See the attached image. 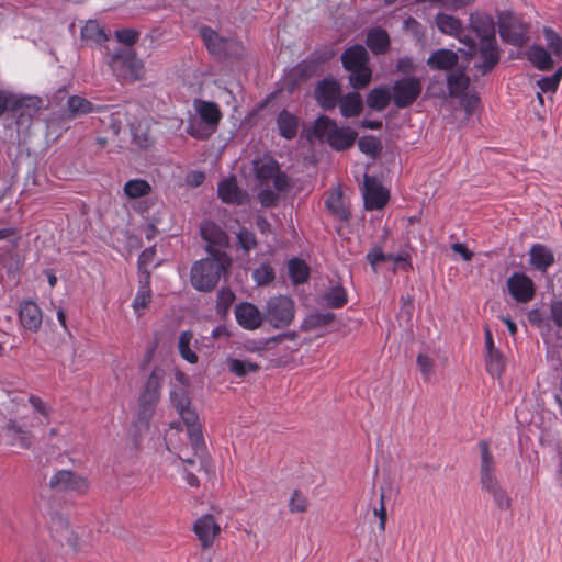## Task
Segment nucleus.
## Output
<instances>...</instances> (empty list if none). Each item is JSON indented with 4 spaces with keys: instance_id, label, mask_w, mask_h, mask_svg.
Listing matches in <instances>:
<instances>
[{
    "instance_id": "nucleus-9",
    "label": "nucleus",
    "mask_w": 562,
    "mask_h": 562,
    "mask_svg": "<svg viewBox=\"0 0 562 562\" xmlns=\"http://www.w3.org/2000/svg\"><path fill=\"white\" fill-rule=\"evenodd\" d=\"M313 136L326 140L336 149H345L351 146V132L349 128H339L326 116H321L314 124Z\"/></svg>"
},
{
    "instance_id": "nucleus-44",
    "label": "nucleus",
    "mask_w": 562,
    "mask_h": 562,
    "mask_svg": "<svg viewBox=\"0 0 562 562\" xmlns=\"http://www.w3.org/2000/svg\"><path fill=\"white\" fill-rule=\"evenodd\" d=\"M227 369L229 372L238 378H243L249 372H256L259 370V366L251 361H244L239 359L229 358L227 359Z\"/></svg>"
},
{
    "instance_id": "nucleus-49",
    "label": "nucleus",
    "mask_w": 562,
    "mask_h": 562,
    "mask_svg": "<svg viewBox=\"0 0 562 562\" xmlns=\"http://www.w3.org/2000/svg\"><path fill=\"white\" fill-rule=\"evenodd\" d=\"M252 278L258 285H266L274 279V271L268 265H261L252 272Z\"/></svg>"
},
{
    "instance_id": "nucleus-16",
    "label": "nucleus",
    "mask_w": 562,
    "mask_h": 562,
    "mask_svg": "<svg viewBox=\"0 0 562 562\" xmlns=\"http://www.w3.org/2000/svg\"><path fill=\"white\" fill-rule=\"evenodd\" d=\"M481 453V465H480V482L482 488L487 493L501 487V484L495 475V462L494 457L490 450V443L486 440L479 442Z\"/></svg>"
},
{
    "instance_id": "nucleus-13",
    "label": "nucleus",
    "mask_w": 562,
    "mask_h": 562,
    "mask_svg": "<svg viewBox=\"0 0 562 562\" xmlns=\"http://www.w3.org/2000/svg\"><path fill=\"white\" fill-rule=\"evenodd\" d=\"M164 380V372L155 368L150 373L145 390L139 397V416L147 423L154 413V408L160 398V387Z\"/></svg>"
},
{
    "instance_id": "nucleus-24",
    "label": "nucleus",
    "mask_w": 562,
    "mask_h": 562,
    "mask_svg": "<svg viewBox=\"0 0 562 562\" xmlns=\"http://www.w3.org/2000/svg\"><path fill=\"white\" fill-rule=\"evenodd\" d=\"M19 318L22 326L31 331H37L42 325V311L32 301L21 303Z\"/></svg>"
},
{
    "instance_id": "nucleus-56",
    "label": "nucleus",
    "mask_w": 562,
    "mask_h": 562,
    "mask_svg": "<svg viewBox=\"0 0 562 562\" xmlns=\"http://www.w3.org/2000/svg\"><path fill=\"white\" fill-rule=\"evenodd\" d=\"M550 322L562 329V300H555L550 303Z\"/></svg>"
},
{
    "instance_id": "nucleus-5",
    "label": "nucleus",
    "mask_w": 562,
    "mask_h": 562,
    "mask_svg": "<svg viewBox=\"0 0 562 562\" xmlns=\"http://www.w3.org/2000/svg\"><path fill=\"white\" fill-rule=\"evenodd\" d=\"M108 65L121 80L135 81L145 75L143 61L131 48H119L109 56Z\"/></svg>"
},
{
    "instance_id": "nucleus-17",
    "label": "nucleus",
    "mask_w": 562,
    "mask_h": 562,
    "mask_svg": "<svg viewBox=\"0 0 562 562\" xmlns=\"http://www.w3.org/2000/svg\"><path fill=\"white\" fill-rule=\"evenodd\" d=\"M49 486L59 492L71 491L83 494L88 491V481L71 471L60 470L56 472L49 480Z\"/></svg>"
},
{
    "instance_id": "nucleus-61",
    "label": "nucleus",
    "mask_w": 562,
    "mask_h": 562,
    "mask_svg": "<svg viewBox=\"0 0 562 562\" xmlns=\"http://www.w3.org/2000/svg\"><path fill=\"white\" fill-rule=\"evenodd\" d=\"M202 235L205 239L211 241H218L220 238L215 235H221L222 232L213 224L206 223L201 228Z\"/></svg>"
},
{
    "instance_id": "nucleus-42",
    "label": "nucleus",
    "mask_w": 562,
    "mask_h": 562,
    "mask_svg": "<svg viewBox=\"0 0 562 562\" xmlns=\"http://www.w3.org/2000/svg\"><path fill=\"white\" fill-rule=\"evenodd\" d=\"M288 270L294 284L304 283L308 278V268L303 260L291 259L288 263Z\"/></svg>"
},
{
    "instance_id": "nucleus-57",
    "label": "nucleus",
    "mask_w": 562,
    "mask_h": 562,
    "mask_svg": "<svg viewBox=\"0 0 562 562\" xmlns=\"http://www.w3.org/2000/svg\"><path fill=\"white\" fill-rule=\"evenodd\" d=\"M115 36L120 43L131 46L138 40L139 33L133 29H123L116 31Z\"/></svg>"
},
{
    "instance_id": "nucleus-20",
    "label": "nucleus",
    "mask_w": 562,
    "mask_h": 562,
    "mask_svg": "<svg viewBox=\"0 0 562 562\" xmlns=\"http://www.w3.org/2000/svg\"><path fill=\"white\" fill-rule=\"evenodd\" d=\"M341 199L342 192L340 189H335L326 199V206L339 220L337 233L344 237L345 234L349 233V212L346 207H344Z\"/></svg>"
},
{
    "instance_id": "nucleus-37",
    "label": "nucleus",
    "mask_w": 562,
    "mask_h": 562,
    "mask_svg": "<svg viewBox=\"0 0 562 562\" xmlns=\"http://www.w3.org/2000/svg\"><path fill=\"white\" fill-rule=\"evenodd\" d=\"M124 194L128 199H138L151 193V186L144 179L128 180L123 188Z\"/></svg>"
},
{
    "instance_id": "nucleus-19",
    "label": "nucleus",
    "mask_w": 562,
    "mask_h": 562,
    "mask_svg": "<svg viewBox=\"0 0 562 562\" xmlns=\"http://www.w3.org/2000/svg\"><path fill=\"white\" fill-rule=\"evenodd\" d=\"M193 532L201 542L202 549L212 547L214 540L221 533V527L214 516L206 514L198 518L193 525Z\"/></svg>"
},
{
    "instance_id": "nucleus-39",
    "label": "nucleus",
    "mask_w": 562,
    "mask_h": 562,
    "mask_svg": "<svg viewBox=\"0 0 562 562\" xmlns=\"http://www.w3.org/2000/svg\"><path fill=\"white\" fill-rule=\"evenodd\" d=\"M485 366L487 372L493 378H499L503 374L505 371V358L499 349L486 352Z\"/></svg>"
},
{
    "instance_id": "nucleus-62",
    "label": "nucleus",
    "mask_w": 562,
    "mask_h": 562,
    "mask_svg": "<svg viewBox=\"0 0 562 562\" xmlns=\"http://www.w3.org/2000/svg\"><path fill=\"white\" fill-rule=\"evenodd\" d=\"M480 104V99L476 95H468L462 99V106L468 115L475 112Z\"/></svg>"
},
{
    "instance_id": "nucleus-28",
    "label": "nucleus",
    "mask_w": 562,
    "mask_h": 562,
    "mask_svg": "<svg viewBox=\"0 0 562 562\" xmlns=\"http://www.w3.org/2000/svg\"><path fill=\"white\" fill-rule=\"evenodd\" d=\"M151 302L150 276L144 272L139 276V286L133 301V308L138 315L148 307Z\"/></svg>"
},
{
    "instance_id": "nucleus-54",
    "label": "nucleus",
    "mask_w": 562,
    "mask_h": 562,
    "mask_svg": "<svg viewBox=\"0 0 562 562\" xmlns=\"http://www.w3.org/2000/svg\"><path fill=\"white\" fill-rule=\"evenodd\" d=\"M488 494L493 497L496 506L501 510H507L510 507L512 499L508 496V494L506 493V491H504L502 488V486L496 488V490H493V491L488 492Z\"/></svg>"
},
{
    "instance_id": "nucleus-6",
    "label": "nucleus",
    "mask_w": 562,
    "mask_h": 562,
    "mask_svg": "<svg viewBox=\"0 0 562 562\" xmlns=\"http://www.w3.org/2000/svg\"><path fill=\"white\" fill-rule=\"evenodd\" d=\"M254 172L261 187L272 184L278 192L288 191L291 187L290 178L280 170L279 164L270 156L255 159Z\"/></svg>"
},
{
    "instance_id": "nucleus-58",
    "label": "nucleus",
    "mask_w": 562,
    "mask_h": 562,
    "mask_svg": "<svg viewBox=\"0 0 562 562\" xmlns=\"http://www.w3.org/2000/svg\"><path fill=\"white\" fill-rule=\"evenodd\" d=\"M559 83L560 82L553 76L543 77L540 80H538V87H539L540 91L544 92V93L555 92L559 87Z\"/></svg>"
},
{
    "instance_id": "nucleus-3",
    "label": "nucleus",
    "mask_w": 562,
    "mask_h": 562,
    "mask_svg": "<svg viewBox=\"0 0 562 562\" xmlns=\"http://www.w3.org/2000/svg\"><path fill=\"white\" fill-rule=\"evenodd\" d=\"M193 108L196 116L188 120L186 132L196 139H207L217 130L222 112L215 102L195 99Z\"/></svg>"
},
{
    "instance_id": "nucleus-63",
    "label": "nucleus",
    "mask_w": 562,
    "mask_h": 562,
    "mask_svg": "<svg viewBox=\"0 0 562 562\" xmlns=\"http://www.w3.org/2000/svg\"><path fill=\"white\" fill-rule=\"evenodd\" d=\"M473 2L474 0H443L441 5L448 10L457 11L471 5Z\"/></svg>"
},
{
    "instance_id": "nucleus-23",
    "label": "nucleus",
    "mask_w": 562,
    "mask_h": 562,
    "mask_svg": "<svg viewBox=\"0 0 562 562\" xmlns=\"http://www.w3.org/2000/svg\"><path fill=\"white\" fill-rule=\"evenodd\" d=\"M528 256L529 265L542 273H546L555 261L553 251L543 244L531 245Z\"/></svg>"
},
{
    "instance_id": "nucleus-33",
    "label": "nucleus",
    "mask_w": 562,
    "mask_h": 562,
    "mask_svg": "<svg viewBox=\"0 0 562 562\" xmlns=\"http://www.w3.org/2000/svg\"><path fill=\"white\" fill-rule=\"evenodd\" d=\"M81 38L87 43L100 45L108 41V34L97 20H89L81 29Z\"/></svg>"
},
{
    "instance_id": "nucleus-34",
    "label": "nucleus",
    "mask_w": 562,
    "mask_h": 562,
    "mask_svg": "<svg viewBox=\"0 0 562 562\" xmlns=\"http://www.w3.org/2000/svg\"><path fill=\"white\" fill-rule=\"evenodd\" d=\"M9 443L18 445L22 448H29L32 438L29 431L22 429L15 422H9L4 428Z\"/></svg>"
},
{
    "instance_id": "nucleus-47",
    "label": "nucleus",
    "mask_w": 562,
    "mask_h": 562,
    "mask_svg": "<svg viewBox=\"0 0 562 562\" xmlns=\"http://www.w3.org/2000/svg\"><path fill=\"white\" fill-rule=\"evenodd\" d=\"M334 319V314L330 312L326 313H312L303 323V328L311 330L329 324Z\"/></svg>"
},
{
    "instance_id": "nucleus-26",
    "label": "nucleus",
    "mask_w": 562,
    "mask_h": 562,
    "mask_svg": "<svg viewBox=\"0 0 562 562\" xmlns=\"http://www.w3.org/2000/svg\"><path fill=\"white\" fill-rule=\"evenodd\" d=\"M217 193L218 198L224 203L229 204H241L247 198V194L241 191L236 182V179L234 177H231L228 179H224L218 183L217 187Z\"/></svg>"
},
{
    "instance_id": "nucleus-11",
    "label": "nucleus",
    "mask_w": 562,
    "mask_h": 562,
    "mask_svg": "<svg viewBox=\"0 0 562 562\" xmlns=\"http://www.w3.org/2000/svg\"><path fill=\"white\" fill-rule=\"evenodd\" d=\"M422 91V80L414 76L395 80L390 90L392 101L397 109H406L413 105Z\"/></svg>"
},
{
    "instance_id": "nucleus-64",
    "label": "nucleus",
    "mask_w": 562,
    "mask_h": 562,
    "mask_svg": "<svg viewBox=\"0 0 562 562\" xmlns=\"http://www.w3.org/2000/svg\"><path fill=\"white\" fill-rule=\"evenodd\" d=\"M452 250L459 255L465 260L470 261L473 257V252L468 249V247L464 244L456 243L451 246Z\"/></svg>"
},
{
    "instance_id": "nucleus-30",
    "label": "nucleus",
    "mask_w": 562,
    "mask_h": 562,
    "mask_svg": "<svg viewBox=\"0 0 562 562\" xmlns=\"http://www.w3.org/2000/svg\"><path fill=\"white\" fill-rule=\"evenodd\" d=\"M133 142L142 149H146L154 144L150 122L147 119L138 120L131 127Z\"/></svg>"
},
{
    "instance_id": "nucleus-10",
    "label": "nucleus",
    "mask_w": 562,
    "mask_h": 562,
    "mask_svg": "<svg viewBox=\"0 0 562 562\" xmlns=\"http://www.w3.org/2000/svg\"><path fill=\"white\" fill-rule=\"evenodd\" d=\"M530 25L513 13H503L498 21V32L503 41L514 46H522L529 40Z\"/></svg>"
},
{
    "instance_id": "nucleus-29",
    "label": "nucleus",
    "mask_w": 562,
    "mask_h": 562,
    "mask_svg": "<svg viewBox=\"0 0 562 562\" xmlns=\"http://www.w3.org/2000/svg\"><path fill=\"white\" fill-rule=\"evenodd\" d=\"M366 44L374 55H383L389 50L390 36L382 27H373L367 34Z\"/></svg>"
},
{
    "instance_id": "nucleus-35",
    "label": "nucleus",
    "mask_w": 562,
    "mask_h": 562,
    "mask_svg": "<svg viewBox=\"0 0 562 562\" xmlns=\"http://www.w3.org/2000/svg\"><path fill=\"white\" fill-rule=\"evenodd\" d=\"M94 111L93 104L80 97V95H72L67 101V117L74 119L77 116L86 115Z\"/></svg>"
},
{
    "instance_id": "nucleus-60",
    "label": "nucleus",
    "mask_w": 562,
    "mask_h": 562,
    "mask_svg": "<svg viewBox=\"0 0 562 562\" xmlns=\"http://www.w3.org/2000/svg\"><path fill=\"white\" fill-rule=\"evenodd\" d=\"M278 193H279L278 191H271L269 189H263L259 192L258 199L263 206H271L277 203L278 198H279Z\"/></svg>"
},
{
    "instance_id": "nucleus-46",
    "label": "nucleus",
    "mask_w": 562,
    "mask_h": 562,
    "mask_svg": "<svg viewBox=\"0 0 562 562\" xmlns=\"http://www.w3.org/2000/svg\"><path fill=\"white\" fill-rule=\"evenodd\" d=\"M548 48L558 57H562V37L549 26L542 30Z\"/></svg>"
},
{
    "instance_id": "nucleus-48",
    "label": "nucleus",
    "mask_w": 562,
    "mask_h": 562,
    "mask_svg": "<svg viewBox=\"0 0 562 562\" xmlns=\"http://www.w3.org/2000/svg\"><path fill=\"white\" fill-rule=\"evenodd\" d=\"M527 319L529 323L539 329L547 331L551 330V325L549 323V317L544 316V314L539 308H532L527 313Z\"/></svg>"
},
{
    "instance_id": "nucleus-55",
    "label": "nucleus",
    "mask_w": 562,
    "mask_h": 562,
    "mask_svg": "<svg viewBox=\"0 0 562 562\" xmlns=\"http://www.w3.org/2000/svg\"><path fill=\"white\" fill-rule=\"evenodd\" d=\"M235 296L234 293L228 289H222L217 294V311L218 313H225L232 305Z\"/></svg>"
},
{
    "instance_id": "nucleus-50",
    "label": "nucleus",
    "mask_w": 562,
    "mask_h": 562,
    "mask_svg": "<svg viewBox=\"0 0 562 562\" xmlns=\"http://www.w3.org/2000/svg\"><path fill=\"white\" fill-rule=\"evenodd\" d=\"M416 362H417L418 369L423 375L424 381L428 382L430 380L431 375L434 374L432 359L425 353H419L417 356Z\"/></svg>"
},
{
    "instance_id": "nucleus-41",
    "label": "nucleus",
    "mask_w": 562,
    "mask_h": 562,
    "mask_svg": "<svg viewBox=\"0 0 562 562\" xmlns=\"http://www.w3.org/2000/svg\"><path fill=\"white\" fill-rule=\"evenodd\" d=\"M193 339V334L189 330L182 331L179 336L178 340V350L180 356L190 363L198 362L196 353L190 348L191 341Z\"/></svg>"
},
{
    "instance_id": "nucleus-14",
    "label": "nucleus",
    "mask_w": 562,
    "mask_h": 562,
    "mask_svg": "<svg viewBox=\"0 0 562 562\" xmlns=\"http://www.w3.org/2000/svg\"><path fill=\"white\" fill-rule=\"evenodd\" d=\"M362 195L364 207L369 211L383 209L390 200L389 190L376 177L369 175H364Z\"/></svg>"
},
{
    "instance_id": "nucleus-25",
    "label": "nucleus",
    "mask_w": 562,
    "mask_h": 562,
    "mask_svg": "<svg viewBox=\"0 0 562 562\" xmlns=\"http://www.w3.org/2000/svg\"><path fill=\"white\" fill-rule=\"evenodd\" d=\"M41 100L34 97H18L16 94L0 90V116L4 114L8 110L15 111L23 106H34L38 108Z\"/></svg>"
},
{
    "instance_id": "nucleus-38",
    "label": "nucleus",
    "mask_w": 562,
    "mask_h": 562,
    "mask_svg": "<svg viewBox=\"0 0 562 562\" xmlns=\"http://www.w3.org/2000/svg\"><path fill=\"white\" fill-rule=\"evenodd\" d=\"M278 126L280 130V134L291 139L296 135L299 127V120L293 114L288 111H282L278 116Z\"/></svg>"
},
{
    "instance_id": "nucleus-1",
    "label": "nucleus",
    "mask_w": 562,
    "mask_h": 562,
    "mask_svg": "<svg viewBox=\"0 0 562 562\" xmlns=\"http://www.w3.org/2000/svg\"><path fill=\"white\" fill-rule=\"evenodd\" d=\"M470 30L476 41V53L473 56L464 52L468 58L479 57L474 68L486 75L499 63V47L495 35V23L492 16L474 12L470 14Z\"/></svg>"
},
{
    "instance_id": "nucleus-36",
    "label": "nucleus",
    "mask_w": 562,
    "mask_h": 562,
    "mask_svg": "<svg viewBox=\"0 0 562 562\" xmlns=\"http://www.w3.org/2000/svg\"><path fill=\"white\" fill-rule=\"evenodd\" d=\"M359 150L371 159L380 157L383 145L380 138L372 135H364L358 138Z\"/></svg>"
},
{
    "instance_id": "nucleus-27",
    "label": "nucleus",
    "mask_w": 562,
    "mask_h": 562,
    "mask_svg": "<svg viewBox=\"0 0 562 562\" xmlns=\"http://www.w3.org/2000/svg\"><path fill=\"white\" fill-rule=\"evenodd\" d=\"M458 55L453 50L440 48L429 55L427 65L431 69L450 70L458 64Z\"/></svg>"
},
{
    "instance_id": "nucleus-59",
    "label": "nucleus",
    "mask_w": 562,
    "mask_h": 562,
    "mask_svg": "<svg viewBox=\"0 0 562 562\" xmlns=\"http://www.w3.org/2000/svg\"><path fill=\"white\" fill-rule=\"evenodd\" d=\"M373 514L380 520L379 521V529L381 531H384L385 530L386 519H387V514H386V508H385V505H384V493L383 492H381V494H380V506L378 508L373 509Z\"/></svg>"
},
{
    "instance_id": "nucleus-53",
    "label": "nucleus",
    "mask_w": 562,
    "mask_h": 562,
    "mask_svg": "<svg viewBox=\"0 0 562 562\" xmlns=\"http://www.w3.org/2000/svg\"><path fill=\"white\" fill-rule=\"evenodd\" d=\"M404 30L420 41L425 36V27L415 18L408 16L404 20Z\"/></svg>"
},
{
    "instance_id": "nucleus-22",
    "label": "nucleus",
    "mask_w": 562,
    "mask_h": 562,
    "mask_svg": "<svg viewBox=\"0 0 562 562\" xmlns=\"http://www.w3.org/2000/svg\"><path fill=\"white\" fill-rule=\"evenodd\" d=\"M341 94L340 86L333 79H325L315 89V98L324 109H331L336 105Z\"/></svg>"
},
{
    "instance_id": "nucleus-40",
    "label": "nucleus",
    "mask_w": 562,
    "mask_h": 562,
    "mask_svg": "<svg viewBox=\"0 0 562 562\" xmlns=\"http://www.w3.org/2000/svg\"><path fill=\"white\" fill-rule=\"evenodd\" d=\"M470 83L469 78L463 72H453L448 76L447 87L450 95L460 97L465 92Z\"/></svg>"
},
{
    "instance_id": "nucleus-52",
    "label": "nucleus",
    "mask_w": 562,
    "mask_h": 562,
    "mask_svg": "<svg viewBox=\"0 0 562 562\" xmlns=\"http://www.w3.org/2000/svg\"><path fill=\"white\" fill-rule=\"evenodd\" d=\"M237 239L239 245L245 251H249L257 246V239L254 233L247 228H240L237 233Z\"/></svg>"
},
{
    "instance_id": "nucleus-45",
    "label": "nucleus",
    "mask_w": 562,
    "mask_h": 562,
    "mask_svg": "<svg viewBox=\"0 0 562 562\" xmlns=\"http://www.w3.org/2000/svg\"><path fill=\"white\" fill-rule=\"evenodd\" d=\"M347 302V293L341 288H333L322 296V304L329 307H340Z\"/></svg>"
},
{
    "instance_id": "nucleus-43",
    "label": "nucleus",
    "mask_w": 562,
    "mask_h": 562,
    "mask_svg": "<svg viewBox=\"0 0 562 562\" xmlns=\"http://www.w3.org/2000/svg\"><path fill=\"white\" fill-rule=\"evenodd\" d=\"M0 240H4L5 244L0 247V251L12 254L21 241V234L12 227L0 229Z\"/></svg>"
},
{
    "instance_id": "nucleus-32",
    "label": "nucleus",
    "mask_w": 562,
    "mask_h": 562,
    "mask_svg": "<svg viewBox=\"0 0 562 562\" xmlns=\"http://www.w3.org/2000/svg\"><path fill=\"white\" fill-rule=\"evenodd\" d=\"M528 60L539 70H550L553 68V59L541 45H532L527 52Z\"/></svg>"
},
{
    "instance_id": "nucleus-7",
    "label": "nucleus",
    "mask_w": 562,
    "mask_h": 562,
    "mask_svg": "<svg viewBox=\"0 0 562 562\" xmlns=\"http://www.w3.org/2000/svg\"><path fill=\"white\" fill-rule=\"evenodd\" d=\"M200 35L207 50L217 58L240 57L244 53L240 42L221 36L209 26L200 27Z\"/></svg>"
},
{
    "instance_id": "nucleus-31",
    "label": "nucleus",
    "mask_w": 562,
    "mask_h": 562,
    "mask_svg": "<svg viewBox=\"0 0 562 562\" xmlns=\"http://www.w3.org/2000/svg\"><path fill=\"white\" fill-rule=\"evenodd\" d=\"M391 101L390 88L385 85L373 88L366 98L367 106L378 112L385 110Z\"/></svg>"
},
{
    "instance_id": "nucleus-12",
    "label": "nucleus",
    "mask_w": 562,
    "mask_h": 562,
    "mask_svg": "<svg viewBox=\"0 0 562 562\" xmlns=\"http://www.w3.org/2000/svg\"><path fill=\"white\" fill-rule=\"evenodd\" d=\"M294 314V302L288 296H274L267 302L265 318L274 328L288 327L292 323Z\"/></svg>"
},
{
    "instance_id": "nucleus-8",
    "label": "nucleus",
    "mask_w": 562,
    "mask_h": 562,
    "mask_svg": "<svg viewBox=\"0 0 562 562\" xmlns=\"http://www.w3.org/2000/svg\"><path fill=\"white\" fill-rule=\"evenodd\" d=\"M437 29L445 35L456 37L468 48V54L473 56L476 53V41L474 40L470 27L465 30L462 21L447 13H437L435 15Z\"/></svg>"
},
{
    "instance_id": "nucleus-18",
    "label": "nucleus",
    "mask_w": 562,
    "mask_h": 562,
    "mask_svg": "<svg viewBox=\"0 0 562 562\" xmlns=\"http://www.w3.org/2000/svg\"><path fill=\"white\" fill-rule=\"evenodd\" d=\"M369 54L359 44H353V89L367 87L372 79V70L369 67Z\"/></svg>"
},
{
    "instance_id": "nucleus-15",
    "label": "nucleus",
    "mask_w": 562,
    "mask_h": 562,
    "mask_svg": "<svg viewBox=\"0 0 562 562\" xmlns=\"http://www.w3.org/2000/svg\"><path fill=\"white\" fill-rule=\"evenodd\" d=\"M506 286L510 296L517 303H528L536 295V284L532 279L524 272H514L507 280Z\"/></svg>"
},
{
    "instance_id": "nucleus-2",
    "label": "nucleus",
    "mask_w": 562,
    "mask_h": 562,
    "mask_svg": "<svg viewBox=\"0 0 562 562\" xmlns=\"http://www.w3.org/2000/svg\"><path fill=\"white\" fill-rule=\"evenodd\" d=\"M170 401L187 427L188 438L194 456H203L205 452V443L199 424V416L191 406L187 389L184 386L175 387L170 392Z\"/></svg>"
},
{
    "instance_id": "nucleus-21",
    "label": "nucleus",
    "mask_w": 562,
    "mask_h": 562,
    "mask_svg": "<svg viewBox=\"0 0 562 562\" xmlns=\"http://www.w3.org/2000/svg\"><path fill=\"white\" fill-rule=\"evenodd\" d=\"M237 323L245 329L254 330L261 326L265 316L251 303H240L235 307Z\"/></svg>"
},
{
    "instance_id": "nucleus-51",
    "label": "nucleus",
    "mask_w": 562,
    "mask_h": 562,
    "mask_svg": "<svg viewBox=\"0 0 562 562\" xmlns=\"http://www.w3.org/2000/svg\"><path fill=\"white\" fill-rule=\"evenodd\" d=\"M307 498L300 492L294 491L289 501V509L291 513H304L307 510Z\"/></svg>"
},
{
    "instance_id": "nucleus-4",
    "label": "nucleus",
    "mask_w": 562,
    "mask_h": 562,
    "mask_svg": "<svg viewBox=\"0 0 562 562\" xmlns=\"http://www.w3.org/2000/svg\"><path fill=\"white\" fill-rule=\"evenodd\" d=\"M228 265L229 260L221 252H216L210 258L196 261L191 268L192 286L199 291H211L215 288L221 274L225 271Z\"/></svg>"
}]
</instances>
